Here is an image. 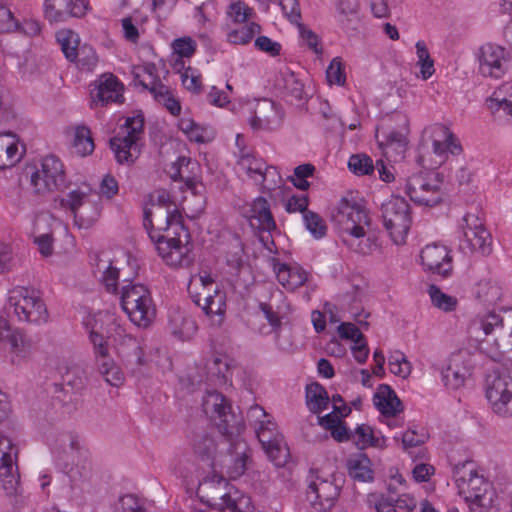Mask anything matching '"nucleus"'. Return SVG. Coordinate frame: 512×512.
Returning <instances> with one entry per match:
<instances>
[{
    "mask_svg": "<svg viewBox=\"0 0 512 512\" xmlns=\"http://www.w3.org/2000/svg\"><path fill=\"white\" fill-rule=\"evenodd\" d=\"M172 227L176 235L173 237L164 236L157 230H149L148 233L155 244L158 255L166 265L172 268L188 267L194 260L190 236L185 231L182 222Z\"/></svg>",
    "mask_w": 512,
    "mask_h": 512,
    "instance_id": "nucleus-6",
    "label": "nucleus"
},
{
    "mask_svg": "<svg viewBox=\"0 0 512 512\" xmlns=\"http://www.w3.org/2000/svg\"><path fill=\"white\" fill-rule=\"evenodd\" d=\"M326 78L330 85H344L346 74L340 58L336 57L331 61L326 70Z\"/></svg>",
    "mask_w": 512,
    "mask_h": 512,
    "instance_id": "nucleus-62",
    "label": "nucleus"
},
{
    "mask_svg": "<svg viewBox=\"0 0 512 512\" xmlns=\"http://www.w3.org/2000/svg\"><path fill=\"white\" fill-rule=\"evenodd\" d=\"M486 398L492 410L500 416L512 415V377L493 374L487 378Z\"/></svg>",
    "mask_w": 512,
    "mask_h": 512,
    "instance_id": "nucleus-19",
    "label": "nucleus"
},
{
    "mask_svg": "<svg viewBox=\"0 0 512 512\" xmlns=\"http://www.w3.org/2000/svg\"><path fill=\"white\" fill-rule=\"evenodd\" d=\"M237 166L240 171L244 172L248 178L256 183L261 178L260 174L265 169V162L260 158H256L250 152L242 151L239 154Z\"/></svg>",
    "mask_w": 512,
    "mask_h": 512,
    "instance_id": "nucleus-47",
    "label": "nucleus"
},
{
    "mask_svg": "<svg viewBox=\"0 0 512 512\" xmlns=\"http://www.w3.org/2000/svg\"><path fill=\"white\" fill-rule=\"evenodd\" d=\"M144 118L138 114L128 117L121 132L110 140V147L119 163H132L139 154L144 133Z\"/></svg>",
    "mask_w": 512,
    "mask_h": 512,
    "instance_id": "nucleus-14",
    "label": "nucleus"
},
{
    "mask_svg": "<svg viewBox=\"0 0 512 512\" xmlns=\"http://www.w3.org/2000/svg\"><path fill=\"white\" fill-rule=\"evenodd\" d=\"M314 171L315 167L312 164L299 165L294 169V174L290 176V180L296 188L303 191L307 190L309 188L307 178L312 176Z\"/></svg>",
    "mask_w": 512,
    "mask_h": 512,
    "instance_id": "nucleus-61",
    "label": "nucleus"
},
{
    "mask_svg": "<svg viewBox=\"0 0 512 512\" xmlns=\"http://www.w3.org/2000/svg\"><path fill=\"white\" fill-rule=\"evenodd\" d=\"M339 494L340 488L332 479L316 474L309 476L306 497L316 510H330L335 505Z\"/></svg>",
    "mask_w": 512,
    "mask_h": 512,
    "instance_id": "nucleus-21",
    "label": "nucleus"
},
{
    "mask_svg": "<svg viewBox=\"0 0 512 512\" xmlns=\"http://www.w3.org/2000/svg\"><path fill=\"white\" fill-rule=\"evenodd\" d=\"M169 328L171 333L180 340L191 339L197 331V325L192 317L180 311L170 314Z\"/></svg>",
    "mask_w": 512,
    "mask_h": 512,
    "instance_id": "nucleus-36",
    "label": "nucleus"
},
{
    "mask_svg": "<svg viewBox=\"0 0 512 512\" xmlns=\"http://www.w3.org/2000/svg\"><path fill=\"white\" fill-rule=\"evenodd\" d=\"M373 402L379 412L385 417H394L403 410L400 399L390 386L386 384L378 387Z\"/></svg>",
    "mask_w": 512,
    "mask_h": 512,
    "instance_id": "nucleus-33",
    "label": "nucleus"
},
{
    "mask_svg": "<svg viewBox=\"0 0 512 512\" xmlns=\"http://www.w3.org/2000/svg\"><path fill=\"white\" fill-rule=\"evenodd\" d=\"M416 54L418 58V65L420 66V74L423 80L429 79L433 73L434 61L431 59L429 51L424 41L416 43Z\"/></svg>",
    "mask_w": 512,
    "mask_h": 512,
    "instance_id": "nucleus-56",
    "label": "nucleus"
},
{
    "mask_svg": "<svg viewBox=\"0 0 512 512\" xmlns=\"http://www.w3.org/2000/svg\"><path fill=\"white\" fill-rule=\"evenodd\" d=\"M198 165L189 157L180 156L175 162H172L167 172L174 180L184 181L188 187L194 186V174Z\"/></svg>",
    "mask_w": 512,
    "mask_h": 512,
    "instance_id": "nucleus-40",
    "label": "nucleus"
},
{
    "mask_svg": "<svg viewBox=\"0 0 512 512\" xmlns=\"http://www.w3.org/2000/svg\"><path fill=\"white\" fill-rule=\"evenodd\" d=\"M430 138L434 157L430 160L423 159L422 163L428 169L435 170L447 160L449 154L461 152V146L453 133L442 124H435L431 127Z\"/></svg>",
    "mask_w": 512,
    "mask_h": 512,
    "instance_id": "nucleus-20",
    "label": "nucleus"
},
{
    "mask_svg": "<svg viewBox=\"0 0 512 512\" xmlns=\"http://www.w3.org/2000/svg\"><path fill=\"white\" fill-rule=\"evenodd\" d=\"M421 263L425 270L441 276H447L452 270L451 257L445 246L432 244L421 251Z\"/></svg>",
    "mask_w": 512,
    "mask_h": 512,
    "instance_id": "nucleus-29",
    "label": "nucleus"
},
{
    "mask_svg": "<svg viewBox=\"0 0 512 512\" xmlns=\"http://www.w3.org/2000/svg\"><path fill=\"white\" fill-rule=\"evenodd\" d=\"M151 207L145 210L144 226L149 230L166 231L182 222V216L168 191L158 189L149 194Z\"/></svg>",
    "mask_w": 512,
    "mask_h": 512,
    "instance_id": "nucleus-12",
    "label": "nucleus"
},
{
    "mask_svg": "<svg viewBox=\"0 0 512 512\" xmlns=\"http://www.w3.org/2000/svg\"><path fill=\"white\" fill-rule=\"evenodd\" d=\"M89 329V338L93 345L94 356L99 374L105 382L113 387H120L125 382V375L110 356L107 339L118 342L117 353L128 364H144V353L137 339L126 334L117 322L114 314L99 311L90 315L85 321Z\"/></svg>",
    "mask_w": 512,
    "mask_h": 512,
    "instance_id": "nucleus-1",
    "label": "nucleus"
},
{
    "mask_svg": "<svg viewBox=\"0 0 512 512\" xmlns=\"http://www.w3.org/2000/svg\"><path fill=\"white\" fill-rule=\"evenodd\" d=\"M260 177L261 178L258 179L256 183L261 184L263 189L267 191H273L279 188L283 183V179L277 169L273 166H267L266 164Z\"/></svg>",
    "mask_w": 512,
    "mask_h": 512,
    "instance_id": "nucleus-59",
    "label": "nucleus"
},
{
    "mask_svg": "<svg viewBox=\"0 0 512 512\" xmlns=\"http://www.w3.org/2000/svg\"><path fill=\"white\" fill-rule=\"evenodd\" d=\"M406 192L416 204L434 207L444 199L443 179L434 169L421 171L408 178Z\"/></svg>",
    "mask_w": 512,
    "mask_h": 512,
    "instance_id": "nucleus-13",
    "label": "nucleus"
},
{
    "mask_svg": "<svg viewBox=\"0 0 512 512\" xmlns=\"http://www.w3.org/2000/svg\"><path fill=\"white\" fill-rule=\"evenodd\" d=\"M430 300L436 308L443 312H452L457 309L458 299L454 296L444 293L440 288L431 285L428 288Z\"/></svg>",
    "mask_w": 512,
    "mask_h": 512,
    "instance_id": "nucleus-51",
    "label": "nucleus"
},
{
    "mask_svg": "<svg viewBox=\"0 0 512 512\" xmlns=\"http://www.w3.org/2000/svg\"><path fill=\"white\" fill-rule=\"evenodd\" d=\"M499 332V337H512V308L501 312L485 311L477 314L468 326V333L478 338Z\"/></svg>",
    "mask_w": 512,
    "mask_h": 512,
    "instance_id": "nucleus-16",
    "label": "nucleus"
},
{
    "mask_svg": "<svg viewBox=\"0 0 512 512\" xmlns=\"http://www.w3.org/2000/svg\"><path fill=\"white\" fill-rule=\"evenodd\" d=\"M249 218L251 224L257 228L269 231L275 228V222L272 217L269 204L264 198H257L253 201L250 209Z\"/></svg>",
    "mask_w": 512,
    "mask_h": 512,
    "instance_id": "nucleus-39",
    "label": "nucleus"
},
{
    "mask_svg": "<svg viewBox=\"0 0 512 512\" xmlns=\"http://www.w3.org/2000/svg\"><path fill=\"white\" fill-rule=\"evenodd\" d=\"M193 301L212 318L214 325H220L226 310V294L215 283L212 276L202 271L193 275L188 284Z\"/></svg>",
    "mask_w": 512,
    "mask_h": 512,
    "instance_id": "nucleus-5",
    "label": "nucleus"
},
{
    "mask_svg": "<svg viewBox=\"0 0 512 512\" xmlns=\"http://www.w3.org/2000/svg\"><path fill=\"white\" fill-rule=\"evenodd\" d=\"M123 86L113 75H103L91 91L92 102L96 105H106L110 102H122Z\"/></svg>",
    "mask_w": 512,
    "mask_h": 512,
    "instance_id": "nucleus-30",
    "label": "nucleus"
},
{
    "mask_svg": "<svg viewBox=\"0 0 512 512\" xmlns=\"http://www.w3.org/2000/svg\"><path fill=\"white\" fill-rule=\"evenodd\" d=\"M75 61L79 67L90 71L96 66L98 57L91 46L83 45L79 48Z\"/></svg>",
    "mask_w": 512,
    "mask_h": 512,
    "instance_id": "nucleus-63",
    "label": "nucleus"
},
{
    "mask_svg": "<svg viewBox=\"0 0 512 512\" xmlns=\"http://www.w3.org/2000/svg\"><path fill=\"white\" fill-rule=\"evenodd\" d=\"M407 145L406 136L397 131L390 132L386 137V142L382 143L383 152L388 158L397 160V157H402Z\"/></svg>",
    "mask_w": 512,
    "mask_h": 512,
    "instance_id": "nucleus-49",
    "label": "nucleus"
},
{
    "mask_svg": "<svg viewBox=\"0 0 512 512\" xmlns=\"http://www.w3.org/2000/svg\"><path fill=\"white\" fill-rule=\"evenodd\" d=\"M204 413L216 421L220 431L229 437H238L245 424L241 415H237L225 396L216 390H207L202 400Z\"/></svg>",
    "mask_w": 512,
    "mask_h": 512,
    "instance_id": "nucleus-10",
    "label": "nucleus"
},
{
    "mask_svg": "<svg viewBox=\"0 0 512 512\" xmlns=\"http://www.w3.org/2000/svg\"><path fill=\"white\" fill-rule=\"evenodd\" d=\"M195 452L202 458L211 459V467L220 459L222 453H218V444L209 436H203L196 440L194 444Z\"/></svg>",
    "mask_w": 512,
    "mask_h": 512,
    "instance_id": "nucleus-54",
    "label": "nucleus"
},
{
    "mask_svg": "<svg viewBox=\"0 0 512 512\" xmlns=\"http://www.w3.org/2000/svg\"><path fill=\"white\" fill-rule=\"evenodd\" d=\"M389 370L394 375L406 379L412 370V365L405 354L401 351H394L388 358Z\"/></svg>",
    "mask_w": 512,
    "mask_h": 512,
    "instance_id": "nucleus-55",
    "label": "nucleus"
},
{
    "mask_svg": "<svg viewBox=\"0 0 512 512\" xmlns=\"http://www.w3.org/2000/svg\"><path fill=\"white\" fill-rule=\"evenodd\" d=\"M247 421L254 428L255 434L261 445L273 443L281 438L273 417L263 407L253 405L247 411Z\"/></svg>",
    "mask_w": 512,
    "mask_h": 512,
    "instance_id": "nucleus-28",
    "label": "nucleus"
},
{
    "mask_svg": "<svg viewBox=\"0 0 512 512\" xmlns=\"http://www.w3.org/2000/svg\"><path fill=\"white\" fill-rule=\"evenodd\" d=\"M178 127L190 141L208 143L215 138V132L212 128L201 126L188 116L179 119Z\"/></svg>",
    "mask_w": 512,
    "mask_h": 512,
    "instance_id": "nucleus-37",
    "label": "nucleus"
},
{
    "mask_svg": "<svg viewBox=\"0 0 512 512\" xmlns=\"http://www.w3.org/2000/svg\"><path fill=\"white\" fill-rule=\"evenodd\" d=\"M190 380L193 385H201L202 383L213 387L227 385L225 383V376H221V374H218L216 368H212V357L208 359L203 366H199L195 373L190 375Z\"/></svg>",
    "mask_w": 512,
    "mask_h": 512,
    "instance_id": "nucleus-44",
    "label": "nucleus"
},
{
    "mask_svg": "<svg viewBox=\"0 0 512 512\" xmlns=\"http://www.w3.org/2000/svg\"><path fill=\"white\" fill-rule=\"evenodd\" d=\"M267 453L270 460L276 466L284 465L289 458V450L287 446L282 442V437L273 441L271 444L262 446Z\"/></svg>",
    "mask_w": 512,
    "mask_h": 512,
    "instance_id": "nucleus-57",
    "label": "nucleus"
},
{
    "mask_svg": "<svg viewBox=\"0 0 512 512\" xmlns=\"http://www.w3.org/2000/svg\"><path fill=\"white\" fill-rule=\"evenodd\" d=\"M68 0H46L44 4L45 17L50 22H64L69 18Z\"/></svg>",
    "mask_w": 512,
    "mask_h": 512,
    "instance_id": "nucleus-53",
    "label": "nucleus"
},
{
    "mask_svg": "<svg viewBox=\"0 0 512 512\" xmlns=\"http://www.w3.org/2000/svg\"><path fill=\"white\" fill-rule=\"evenodd\" d=\"M99 195L89 186L81 185L71 189L61 198V206L69 211L79 229H88L100 217Z\"/></svg>",
    "mask_w": 512,
    "mask_h": 512,
    "instance_id": "nucleus-8",
    "label": "nucleus"
},
{
    "mask_svg": "<svg viewBox=\"0 0 512 512\" xmlns=\"http://www.w3.org/2000/svg\"><path fill=\"white\" fill-rule=\"evenodd\" d=\"M198 495L211 505H219L232 512H250L252 509L249 496L241 494L238 490L227 491V481L218 468H212L199 483Z\"/></svg>",
    "mask_w": 512,
    "mask_h": 512,
    "instance_id": "nucleus-4",
    "label": "nucleus"
},
{
    "mask_svg": "<svg viewBox=\"0 0 512 512\" xmlns=\"http://www.w3.org/2000/svg\"><path fill=\"white\" fill-rule=\"evenodd\" d=\"M274 272L278 282L287 290L294 291L308 281V272L298 264L275 263Z\"/></svg>",
    "mask_w": 512,
    "mask_h": 512,
    "instance_id": "nucleus-32",
    "label": "nucleus"
},
{
    "mask_svg": "<svg viewBox=\"0 0 512 512\" xmlns=\"http://www.w3.org/2000/svg\"><path fill=\"white\" fill-rule=\"evenodd\" d=\"M453 479L459 495L464 498L471 512H497L496 492L474 461L465 460L454 464Z\"/></svg>",
    "mask_w": 512,
    "mask_h": 512,
    "instance_id": "nucleus-2",
    "label": "nucleus"
},
{
    "mask_svg": "<svg viewBox=\"0 0 512 512\" xmlns=\"http://www.w3.org/2000/svg\"><path fill=\"white\" fill-rule=\"evenodd\" d=\"M224 30L228 43L244 46L261 32V26L256 22H246L242 25L224 24Z\"/></svg>",
    "mask_w": 512,
    "mask_h": 512,
    "instance_id": "nucleus-34",
    "label": "nucleus"
},
{
    "mask_svg": "<svg viewBox=\"0 0 512 512\" xmlns=\"http://www.w3.org/2000/svg\"><path fill=\"white\" fill-rule=\"evenodd\" d=\"M473 362L467 350L452 353L441 370L442 381L450 389L462 387L470 376Z\"/></svg>",
    "mask_w": 512,
    "mask_h": 512,
    "instance_id": "nucleus-23",
    "label": "nucleus"
},
{
    "mask_svg": "<svg viewBox=\"0 0 512 512\" xmlns=\"http://www.w3.org/2000/svg\"><path fill=\"white\" fill-rule=\"evenodd\" d=\"M479 71L483 76L500 78L507 69V53L499 45L487 43L480 48Z\"/></svg>",
    "mask_w": 512,
    "mask_h": 512,
    "instance_id": "nucleus-27",
    "label": "nucleus"
},
{
    "mask_svg": "<svg viewBox=\"0 0 512 512\" xmlns=\"http://www.w3.org/2000/svg\"><path fill=\"white\" fill-rule=\"evenodd\" d=\"M348 167L356 175H368L374 171L372 159L364 154L352 155Z\"/></svg>",
    "mask_w": 512,
    "mask_h": 512,
    "instance_id": "nucleus-60",
    "label": "nucleus"
},
{
    "mask_svg": "<svg viewBox=\"0 0 512 512\" xmlns=\"http://www.w3.org/2000/svg\"><path fill=\"white\" fill-rule=\"evenodd\" d=\"M17 454L11 439L0 433V484L7 495L17 494L20 488Z\"/></svg>",
    "mask_w": 512,
    "mask_h": 512,
    "instance_id": "nucleus-17",
    "label": "nucleus"
},
{
    "mask_svg": "<svg viewBox=\"0 0 512 512\" xmlns=\"http://www.w3.org/2000/svg\"><path fill=\"white\" fill-rule=\"evenodd\" d=\"M278 302L274 303H261L260 309L264 313L268 323L273 329H279L282 324V320L286 319L291 312L290 304L286 301V298L281 292H278Z\"/></svg>",
    "mask_w": 512,
    "mask_h": 512,
    "instance_id": "nucleus-35",
    "label": "nucleus"
},
{
    "mask_svg": "<svg viewBox=\"0 0 512 512\" xmlns=\"http://www.w3.org/2000/svg\"><path fill=\"white\" fill-rule=\"evenodd\" d=\"M463 222L462 248H467L470 252H479L482 255L490 254L492 237L481 219L475 214H467L464 216Z\"/></svg>",
    "mask_w": 512,
    "mask_h": 512,
    "instance_id": "nucleus-22",
    "label": "nucleus"
},
{
    "mask_svg": "<svg viewBox=\"0 0 512 512\" xmlns=\"http://www.w3.org/2000/svg\"><path fill=\"white\" fill-rule=\"evenodd\" d=\"M350 477L361 482L373 480V470L370 459L363 453L352 455L347 461Z\"/></svg>",
    "mask_w": 512,
    "mask_h": 512,
    "instance_id": "nucleus-42",
    "label": "nucleus"
},
{
    "mask_svg": "<svg viewBox=\"0 0 512 512\" xmlns=\"http://www.w3.org/2000/svg\"><path fill=\"white\" fill-rule=\"evenodd\" d=\"M51 449L58 460L66 463L79 464L88 457V451L74 432H61L51 441Z\"/></svg>",
    "mask_w": 512,
    "mask_h": 512,
    "instance_id": "nucleus-24",
    "label": "nucleus"
},
{
    "mask_svg": "<svg viewBox=\"0 0 512 512\" xmlns=\"http://www.w3.org/2000/svg\"><path fill=\"white\" fill-rule=\"evenodd\" d=\"M283 117L281 108L275 102L263 99L256 104L249 125L254 131L271 132L281 127Z\"/></svg>",
    "mask_w": 512,
    "mask_h": 512,
    "instance_id": "nucleus-26",
    "label": "nucleus"
},
{
    "mask_svg": "<svg viewBox=\"0 0 512 512\" xmlns=\"http://www.w3.org/2000/svg\"><path fill=\"white\" fill-rule=\"evenodd\" d=\"M120 303L131 322L138 327L149 326L155 317V307L150 292L143 284L123 285Z\"/></svg>",
    "mask_w": 512,
    "mask_h": 512,
    "instance_id": "nucleus-9",
    "label": "nucleus"
},
{
    "mask_svg": "<svg viewBox=\"0 0 512 512\" xmlns=\"http://www.w3.org/2000/svg\"><path fill=\"white\" fill-rule=\"evenodd\" d=\"M0 350L13 365L27 362L35 351V342L25 332L12 328L8 321L0 317Z\"/></svg>",
    "mask_w": 512,
    "mask_h": 512,
    "instance_id": "nucleus-15",
    "label": "nucleus"
},
{
    "mask_svg": "<svg viewBox=\"0 0 512 512\" xmlns=\"http://www.w3.org/2000/svg\"><path fill=\"white\" fill-rule=\"evenodd\" d=\"M94 141L86 126H77L74 130L73 149L80 156H86L94 151Z\"/></svg>",
    "mask_w": 512,
    "mask_h": 512,
    "instance_id": "nucleus-50",
    "label": "nucleus"
},
{
    "mask_svg": "<svg viewBox=\"0 0 512 512\" xmlns=\"http://www.w3.org/2000/svg\"><path fill=\"white\" fill-rule=\"evenodd\" d=\"M488 107L493 112L502 110L512 116V80L495 89L488 100Z\"/></svg>",
    "mask_w": 512,
    "mask_h": 512,
    "instance_id": "nucleus-43",
    "label": "nucleus"
},
{
    "mask_svg": "<svg viewBox=\"0 0 512 512\" xmlns=\"http://www.w3.org/2000/svg\"><path fill=\"white\" fill-rule=\"evenodd\" d=\"M225 24L242 25L246 22H255L256 12L242 0H229L225 8Z\"/></svg>",
    "mask_w": 512,
    "mask_h": 512,
    "instance_id": "nucleus-38",
    "label": "nucleus"
},
{
    "mask_svg": "<svg viewBox=\"0 0 512 512\" xmlns=\"http://www.w3.org/2000/svg\"><path fill=\"white\" fill-rule=\"evenodd\" d=\"M303 219L307 230L315 239H320L326 235L327 226L318 214L308 211L303 215Z\"/></svg>",
    "mask_w": 512,
    "mask_h": 512,
    "instance_id": "nucleus-58",
    "label": "nucleus"
},
{
    "mask_svg": "<svg viewBox=\"0 0 512 512\" xmlns=\"http://www.w3.org/2000/svg\"><path fill=\"white\" fill-rule=\"evenodd\" d=\"M334 221L343 242L353 251L366 254L370 251L369 240L365 238L370 226L367 211L355 201L342 199L334 215Z\"/></svg>",
    "mask_w": 512,
    "mask_h": 512,
    "instance_id": "nucleus-3",
    "label": "nucleus"
},
{
    "mask_svg": "<svg viewBox=\"0 0 512 512\" xmlns=\"http://www.w3.org/2000/svg\"><path fill=\"white\" fill-rule=\"evenodd\" d=\"M64 182V171L61 161L55 156L43 158L40 165L31 173L30 183L37 194L54 191Z\"/></svg>",
    "mask_w": 512,
    "mask_h": 512,
    "instance_id": "nucleus-18",
    "label": "nucleus"
},
{
    "mask_svg": "<svg viewBox=\"0 0 512 512\" xmlns=\"http://www.w3.org/2000/svg\"><path fill=\"white\" fill-rule=\"evenodd\" d=\"M50 222L48 216H40L36 219L34 225V243L37 245L38 250L42 256L48 257L52 255L54 250V239L51 231H43V227L47 226Z\"/></svg>",
    "mask_w": 512,
    "mask_h": 512,
    "instance_id": "nucleus-41",
    "label": "nucleus"
},
{
    "mask_svg": "<svg viewBox=\"0 0 512 512\" xmlns=\"http://www.w3.org/2000/svg\"><path fill=\"white\" fill-rule=\"evenodd\" d=\"M356 446L363 450L367 447L385 448L386 439L384 437H377L374 430L369 425H359L351 436Z\"/></svg>",
    "mask_w": 512,
    "mask_h": 512,
    "instance_id": "nucleus-45",
    "label": "nucleus"
},
{
    "mask_svg": "<svg viewBox=\"0 0 512 512\" xmlns=\"http://www.w3.org/2000/svg\"><path fill=\"white\" fill-rule=\"evenodd\" d=\"M150 92L155 100L164 105L171 114L177 115L180 113V103L174 98L168 87L163 84H154L150 88Z\"/></svg>",
    "mask_w": 512,
    "mask_h": 512,
    "instance_id": "nucleus-52",
    "label": "nucleus"
},
{
    "mask_svg": "<svg viewBox=\"0 0 512 512\" xmlns=\"http://www.w3.org/2000/svg\"><path fill=\"white\" fill-rule=\"evenodd\" d=\"M233 366L234 361L228 355L222 353L212 355V368H216L218 374L225 376L226 384H228L230 379Z\"/></svg>",
    "mask_w": 512,
    "mask_h": 512,
    "instance_id": "nucleus-64",
    "label": "nucleus"
},
{
    "mask_svg": "<svg viewBox=\"0 0 512 512\" xmlns=\"http://www.w3.org/2000/svg\"><path fill=\"white\" fill-rule=\"evenodd\" d=\"M7 308L12 310L20 322L41 325L49 319L41 293L32 287H12L7 294Z\"/></svg>",
    "mask_w": 512,
    "mask_h": 512,
    "instance_id": "nucleus-7",
    "label": "nucleus"
},
{
    "mask_svg": "<svg viewBox=\"0 0 512 512\" xmlns=\"http://www.w3.org/2000/svg\"><path fill=\"white\" fill-rule=\"evenodd\" d=\"M57 40L65 57L74 62L77 58L80 39L77 33L69 29H63L57 33Z\"/></svg>",
    "mask_w": 512,
    "mask_h": 512,
    "instance_id": "nucleus-48",
    "label": "nucleus"
},
{
    "mask_svg": "<svg viewBox=\"0 0 512 512\" xmlns=\"http://www.w3.org/2000/svg\"><path fill=\"white\" fill-rule=\"evenodd\" d=\"M25 147L13 133L0 134V169L15 166L22 159Z\"/></svg>",
    "mask_w": 512,
    "mask_h": 512,
    "instance_id": "nucleus-31",
    "label": "nucleus"
},
{
    "mask_svg": "<svg viewBox=\"0 0 512 512\" xmlns=\"http://www.w3.org/2000/svg\"><path fill=\"white\" fill-rule=\"evenodd\" d=\"M380 217L392 241L395 244L404 243L412 222L407 200L401 196H390L380 206Z\"/></svg>",
    "mask_w": 512,
    "mask_h": 512,
    "instance_id": "nucleus-11",
    "label": "nucleus"
},
{
    "mask_svg": "<svg viewBox=\"0 0 512 512\" xmlns=\"http://www.w3.org/2000/svg\"><path fill=\"white\" fill-rule=\"evenodd\" d=\"M250 457V448L248 444L237 439L231 446L229 453H223L214 468H218L224 475L226 474L230 479H237L244 474L247 461Z\"/></svg>",
    "mask_w": 512,
    "mask_h": 512,
    "instance_id": "nucleus-25",
    "label": "nucleus"
},
{
    "mask_svg": "<svg viewBox=\"0 0 512 512\" xmlns=\"http://www.w3.org/2000/svg\"><path fill=\"white\" fill-rule=\"evenodd\" d=\"M306 403L308 409L315 414L328 408L329 397L327 391L318 383H311L306 387Z\"/></svg>",
    "mask_w": 512,
    "mask_h": 512,
    "instance_id": "nucleus-46",
    "label": "nucleus"
}]
</instances>
